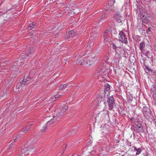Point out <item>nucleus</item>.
<instances>
[{"label": "nucleus", "instance_id": "9", "mask_svg": "<svg viewBox=\"0 0 156 156\" xmlns=\"http://www.w3.org/2000/svg\"><path fill=\"white\" fill-rule=\"evenodd\" d=\"M140 17L141 18H142L143 21H144L145 19L147 17V14L145 11H142L140 12Z\"/></svg>", "mask_w": 156, "mask_h": 156}, {"label": "nucleus", "instance_id": "19", "mask_svg": "<svg viewBox=\"0 0 156 156\" xmlns=\"http://www.w3.org/2000/svg\"><path fill=\"white\" fill-rule=\"evenodd\" d=\"M64 114L63 112H59L56 116L57 119H58V120L61 117H63L64 115Z\"/></svg>", "mask_w": 156, "mask_h": 156}, {"label": "nucleus", "instance_id": "44", "mask_svg": "<svg viewBox=\"0 0 156 156\" xmlns=\"http://www.w3.org/2000/svg\"><path fill=\"white\" fill-rule=\"evenodd\" d=\"M81 56H81H83V55H82L81 54H80V55H79V56Z\"/></svg>", "mask_w": 156, "mask_h": 156}, {"label": "nucleus", "instance_id": "8", "mask_svg": "<svg viewBox=\"0 0 156 156\" xmlns=\"http://www.w3.org/2000/svg\"><path fill=\"white\" fill-rule=\"evenodd\" d=\"M114 18L116 20L117 22L122 23V17L119 13H116L114 15Z\"/></svg>", "mask_w": 156, "mask_h": 156}, {"label": "nucleus", "instance_id": "2", "mask_svg": "<svg viewBox=\"0 0 156 156\" xmlns=\"http://www.w3.org/2000/svg\"><path fill=\"white\" fill-rule=\"evenodd\" d=\"M109 112L106 110H103L99 112L96 118L100 121H102L107 115L109 116Z\"/></svg>", "mask_w": 156, "mask_h": 156}, {"label": "nucleus", "instance_id": "25", "mask_svg": "<svg viewBox=\"0 0 156 156\" xmlns=\"http://www.w3.org/2000/svg\"><path fill=\"white\" fill-rule=\"evenodd\" d=\"M105 91H106L110 89V85L108 84H106L105 85Z\"/></svg>", "mask_w": 156, "mask_h": 156}, {"label": "nucleus", "instance_id": "3", "mask_svg": "<svg viewBox=\"0 0 156 156\" xmlns=\"http://www.w3.org/2000/svg\"><path fill=\"white\" fill-rule=\"evenodd\" d=\"M31 77L27 75H25L23 78H22L20 80V83L22 87H23L27 84V82L30 80Z\"/></svg>", "mask_w": 156, "mask_h": 156}, {"label": "nucleus", "instance_id": "14", "mask_svg": "<svg viewBox=\"0 0 156 156\" xmlns=\"http://www.w3.org/2000/svg\"><path fill=\"white\" fill-rule=\"evenodd\" d=\"M103 100H104V98L103 97V96L98 95L96 98L95 101L98 104L99 103L101 102Z\"/></svg>", "mask_w": 156, "mask_h": 156}, {"label": "nucleus", "instance_id": "48", "mask_svg": "<svg viewBox=\"0 0 156 156\" xmlns=\"http://www.w3.org/2000/svg\"><path fill=\"white\" fill-rule=\"evenodd\" d=\"M2 73V72H0V73Z\"/></svg>", "mask_w": 156, "mask_h": 156}, {"label": "nucleus", "instance_id": "29", "mask_svg": "<svg viewBox=\"0 0 156 156\" xmlns=\"http://www.w3.org/2000/svg\"><path fill=\"white\" fill-rule=\"evenodd\" d=\"M144 46V43H141L140 45V48L141 51L143 50V48Z\"/></svg>", "mask_w": 156, "mask_h": 156}, {"label": "nucleus", "instance_id": "31", "mask_svg": "<svg viewBox=\"0 0 156 156\" xmlns=\"http://www.w3.org/2000/svg\"><path fill=\"white\" fill-rule=\"evenodd\" d=\"M61 96V95L57 94V95H55V97L54 98H55L56 100L57 99L59 98Z\"/></svg>", "mask_w": 156, "mask_h": 156}, {"label": "nucleus", "instance_id": "23", "mask_svg": "<svg viewBox=\"0 0 156 156\" xmlns=\"http://www.w3.org/2000/svg\"><path fill=\"white\" fill-rule=\"evenodd\" d=\"M134 150L135 151H136V154H139L141 153V150L140 148H138V149H137L136 147H134Z\"/></svg>", "mask_w": 156, "mask_h": 156}, {"label": "nucleus", "instance_id": "32", "mask_svg": "<svg viewBox=\"0 0 156 156\" xmlns=\"http://www.w3.org/2000/svg\"><path fill=\"white\" fill-rule=\"evenodd\" d=\"M145 69L146 70H147V71L149 72H151V70L150 69L149 67L148 66H146L145 67Z\"/></svg>", "mask_w": 156, "mask_h": 156}, {"label": "nucleus", "instance_id": "10", "mask_svg": "<svg viewBox=\"0 0 156 156\" xmlns=\"http://www.w3.org/2000/svg\"><path fill=\"white\" fill-rule=\"evenodd\" d=\"M74 31L71 30L67 33L65 37L66 38H69L70 37H73L74 35Z\"/></svg>", "mask_w": 156, "mask_h": 156}, {"label": "nucleus", "instance_id": "11", "mask_svg": "<svg viewBox=\"0 0 156 156\" xmlns=\"http://www.w3.org/2000/svg\"><path fill=\"white\" fill-rule=\"evenodd\" d=\"M57 121H58V119H57L56 116H54L53 117L52 119L47 122L46 125L48 126L51 124H52L56 122Z\"/></svg>", "mask_w": 156, "mask_h": 156}, {"label": "nucleus", "instance_id": "13", "mask_svg": "<svg viewBox=\"0 0 156 156\" xmlns=\"http://www.w3.org/2000/svg\"><path fill=\"white\" fill-rule=\"evenodd\" d=\"M134 130L138 133H142L144 132L143 126L134 127Z\"/></svg>", "mask_w": 156, "mask_h": 156}, {"label": "nucleus", "instance_id": "20", "mask_svg": "<svg viewBox=\"0 0 156 156\" xmlns=\"http://www.w3.org/2000/svg\"><path fill=\"white\" fill-rule=\"evenodd\" d=\"M111 34L110 32L108 30H106L104 33V37L105 39H106L108 38V36Z\"/></svg>", "mask_w": 156, "mask_h": 156}, {"label": "nucleus", "instance_id": "39", "mask_svg": "<svg viewBox=\"0 0 156 156\" xmlns=\"http://www.w3.org/2000/svg\"><path fill=\"white\" fill-rule=\"evenodd\" d=\"M105 16V15L103 16H102V17H101V18H100V20H101V19H102V18H104Z\"/></svg>", "mask_w": 156, "mask_h": 156}, {"label": "nucleus", "instance_id": "22", "mask_svg": "<svg viewBox=\"0 0 156 156\" xmlns=\"http://www.w3.org/2000/svg\"><path fill=\"white\" fill-rule=\"evenodd\" d=\"M32 125L31 124H30L27 126L26 128L23 129V132L26 133L27 131H28L29 130L31 126Z\"/></svg>", "mask_w": 156, "mask_h": 156}, {"label": "nucleus", "instance_id": "30", "mask_svg": "<svg viewBox=\"0 0 156 156\" xmlns=\"http://www.w3.org/2000/svg\"><path fill=\"white\" fill-rule=\"evenodd\" d=\"M109 58V57L107 56L105 57V62L107 63H109L110 62L108 61Z\"/></svg>", "mask_w": 156, "mask_h": 156}, {"label": "nucleus", "instance_id": "34", "mask_svg": "<svg viewBox=\"0 0 156 156\" xmlns=\"http://www.w3.org/2000/svg\"><path fill=\"white\" fill-rule=\"evenodd\" d=\"M59 89L61 90L64 89V86H63V85H61L59 87Z\"/></svg>", "mask_w": 156, "mask_h": 156}, {"label": "nucleus", "instance_id": "35", "mask_svg": "<svg viewBox=\"0 0 156 156\" xmlns=\"http://www.w3.org/2000/svg\"><path fill=\"white\" fill-rule=\"evenodd\" d=\"M54 97H55V96H53L50 99L51 101H54L56 100L55 98H54Z\"/></svg>", "mask_w": 156, "mask_h": 156}, {"label": "nucleus", "instance_id": "47", "mask_svg": "<svg viewBox=\"0 0 156 156\" xmlns=\"http://www.w3.org/2000/svg\"><path fill=\"white\" fill-rule=\"evenodd\" d=\"M65 145V148H66V145Z\"/></svg>", "mask_w": 156, "mask_h": 156}, {"label": "nucleus", "instance_id": "28", "mask_svg": "<svg viewBox=\"0 0 156 156\" xmlns=\"http://www.w3.org/2000/svg\"><path fill=\"white\" fill-rule=\"evenodd\" d=\"M68 108V107L66 105H64L63 107H62V112H65L66 109Z\"/></svg>", "mask_w": 156, "mask_h": 156}, {"label": "nucleus", "instance_id": "37", "mask_svg": "<svg viewBox=\"0 0 156 156\" xmlns=\"http://www.w3.org/2000/svg\"><path fill=\"white\" fill-rule=\"evenodd\" d=\"M14 145V144L11 143V144H10V146H9V148L10 149H11V148H12V146L13 145Z\"/></svg>", "mask_w": 156, "mask_h": 156}, {"label": "nucleus", "instance_id": "1", "mask_svg": "<svg viewBox=\"0 0 156 156\" xmlns=\"http://www.w3.org/2000/svg\"><path fill=\"white\" fill-rule=\"evenodd\" d=\"M112 47L114 49L115 54L114 59L116 61H119L121 59L122 57L124 56L125 51L120 47H117L114 44H111Z\"/></svg>", "mask_w": 156, "mask_h": 156}, {"label": "nucleus", "instance_id": "15", "mask_svg": "<svg viewBox=\"0 0 156 156\" xmlns=\"http://www.w3.org/2000/svg\"><path fill=\"white\" fill-rule=\"evenodd\" d=\"M83 63H81L80 64H83L84 65H85L87 66H88L89 65H91L92 63H93V62L92 61H90V60H87V61L84 60H83Z\"/></svg>", "mask_w": 156, "mask_h": 156}, {"label": "nucleus", "instance_id": "38", "mask_svg": "<svg viewBox=\"0 0 156 156\" xmlns=\"http://www.w3.org/2000/svg\"><path fill=\"white\" fill-rule=\"evenodd\" d=\"M104 72V71L103 70H101L100 71V73L99 74V75H100L101 74H102V73H103V72Z\"/></svg>", "mask_w": 156, "mask_h": 156}, {"label": "nucleus", "instance_id": "24", "mask_svg": "<svg viewBox=\"0 0 156 156\" xmlns=\"http://www.w3.org/2000/svg\"><path fill=\"white\" fill-rule=\"evenodd\" d=\"M20 86H21L20 83V84H19L16 87L14 88V90L15 92H17L20 89Z\"/></svg>", "mask_w": 156, "mask_h": 156}, {"label": "nucleus", "instance_id": "6", "mask_svg": "<svg viewBox=\"0 0 156 156\" xmlns=\"http://www.w3.org/2000/svg\"><path fill=\"white\" fill-rule=\"evenodd\" d=\"M27 147H26L22 151V152L24 153V154L25 155L28 154H31L35 151V149H33L32 148L28 149Z\"/></svg>", "mask_w": 156, "mask_h": 156}, {"label": "nucleus", "instance_id": "41", "mask_svg": "<svg viewBox=\"0 0 156 156\" xmlns=\"http://www.w3.org/2000/svg\"><path fill=\"white\" fill-rule=\"evenodd\" d=\"M112 2H113V4H114L115 3V0H112Z\"/></svg>", "mask_w": 156, "mask_h": 156}, {"label": "nucleus", "instance_id": "12", "mask_svg": "<svg viewBox=\"0 0 156 156\" xmlns=\"http://www.w3.org/2000/svg\"><path fill=\"white\" fill-rule=\"evenodd\" d=\"M57 121H58V119H57L56 116H54L53 117L52 119L47 122L46 125L48 126L51 124H52L56 122Z\"/></svg>", "mask_w": 156, "mask_h": 156}, {"label": "nucleus", "instance_id": "43", "mask_svg": "<svg viewBox=\"0 0 156 156\" xmlns=\"http://www.w3.org/2000/svg\"><path fill=\"white\" fill-rule=\"evenodd\" d=\"M17 138H16L14 140V141L15 142L16 141V140L17 139Z\"/></svg>", "mask_w": 156, "mask_h": 156}, {"label": "nucleus", "instance_id": "17", "mask_svg": "<svg viewBox=\"0 0 156 156\" xmlns=\"http://www.w3.org/2000/svg\"><path fill=\"white\" fill-rule=\"evenodd\" d=\"M79 10L77 8H75L74 9H73V10L71 11L70 12V13L71 14H77L78 13H79Z\"/></svg>", "mask_w": 156, "mask_h": 156}, {"label": "nucleus", "instance_id": "42", "mask_svg": "<svg viewBox=\"0 0 156 156\" xmlns=\"http://www.w3.org/2000/svg\"><path fill=\"white\" fill-rule=\"evenodd\" d=\"M133 136L134 137H135V133H133Z\"/></svg>", "mask_w": 156, "mask_h": 156}, {"label": "nucleus", "instance_id": "27", "mask_svg": "<svg viewBox=\"0 0 156 156\" xmlns=\"http://www.w3.org/2000/svg\"><path fill=\"white\" fill-rule=\"evenodd\" d=\"M34 25L33 23H30L29 24V26L28 29L29 30H30L31 29H32V28H33L34 27Z\"/></svg>", "mask_w": 156, "mask_h": 156}, {"label": "nucleus", "instance_id": "36", "mask_svg": "<svg viewBox=\"0 0 156 156\" xmlns=\"http://www.w3.org/2000/svg\"><path fill=\"white\" fill-rule=\"evenodd\" d=\"M92 142L91 141H89L87 143V146L90 145L92 144Z\"/></svg>", "mask_w": 156, "mask_h": 156}, {"label": "nucleus", "instance_id": "4", "mask_svg": "<svg viewBox=\"0 0 156 156\" xmlns=\"http://www.w3.org/2000/svg\"><path fill=\"white\" fill-rule=\"evenodd\" d=\"M119 40L123 43L126 44L127 43V38L125 37V35L122 31H120L119 34Z\"/></svg>", "mask_w": 156, "mask_h": 156}, {"label": "nucleus", "instance_id": "21", "mask_svg": "<svg viewBox=\"0 0 156 156\" xmlns=\"http://www.w3.org/2000/svg\"><path fill=\"white\" fill-rule=\"evenodd\" d=\"M11 69L14 71H17L18 69V66H17V63H15L14 65H12L11 67Z\"/></svg>", "mask_w": 156, "mask_h": 156}, {"label": "nucleus", "instance_id": "40", "mask_svg": "<svg viewBox=\"0 0 156 156\" xmlns=\"http://www.w3.org/2000/svg\"><path fill=\"white\" fill-rule=\"evenodd\" d=\"M78 62H79L80 61V60L79 59H77V61Z\"/></svg>", "mask_w": 156, "mask_h": 156}, {"label": "nucleus", "instance_id": "16", "mask_svg": "<svg viewBox=\"0 0 156 156\" xmlns=\"http://www.w3.org/2000/svg\"><path fill=\"white\" fill-rule=\"evenodd\" d=\"M150 109L147 107L144 106L143 109V111L144 115H147L149 112Z\"/></svg>", "mask_w": 156, "mask_h": 156}, {"label": "nucleus", "instance_id": "7", "mask_svg": "<svg viewBox=\"0 0 156 156\" xmlns=\"http://www.w3.org/2000/svg\"><path fill=\"white\" fill-rule=\"evenodd\" d=\"M33 49L32 47H27L26 49V54L23 55L22 56V58H23L24 57H25L26 56H28L31 53Z\"/></svg>", "mask_w": 156, "mask_h": 156}, {"label": "nucleus", "instance_id": "33", "mask_svg": "<svg viewBox=\"0 0 156 156\" xmlns=\"http://www.w3.org/2000/svg\"><path fill=\"white\" fill-rule=\"evenodd\" d=\"M63 86H64V89L68 88H69V86L68 85V84H65L64 85H63Z\"/></svg>", "mask_w": 156, "mask_h": 156}, {"label": "nucleus", "instance_id": "18", "mask_svg": "<svg viewBox=\"0 0 156 156\" xmlns=\"http://www.w3.org/2000/svg\"><path fill=\"white\" fill-rule=\"evenodd\" d=\"M135 124L134 127L143 126L142 125V122L140 121L137 120L135 121Z\"/></svg>", "mask_w": 156, "mask_h": 156}, {"label": "nucleus", "instance_id": "45", "mask_svg": "<svg viewBox=\"0 0 156 156\" xmlns=\"http://www.w3.org/2000/svg\"><path fill=\"white\" fill-rule=\"evenodd\" d=\"M148 29V31H150V28H149Z\"/></svg>", "mask_w": 156, "mask_h": 156}, {"label": "nucleus", "instance_id": "5", "mask_svg": "<svg viewBox=\"0 0 156 156\" xmlns=\"http://www.w3.org/2000/svg\"><path fill=\"white\" fill-rule=\"evenodd\" d=\"M109 109L111 110L113 108L114 104V99L113 96L109 97L108 101Z\"/></svg>", "mask_w": 156, "mask_h": 156}, {"label": "nucleus", "instance_id": "46", "mask_svg": "<svg viewBox=\"0 0 156 156\" xmlns=\"http://www.w3.org/2000/svg\"><path fill=\"white\" fill-rule=\"evenodd\" d=\"M87 48H88V47L89 46V47H90V46H89V45H87Z\"/></svg>", "mask_w": 156, "mask_h": 156}, {"label": "nucleus", "instance_id": "26", "mask_svg": "<svg viewBox=\"0 0 156 156\" xmlns=\"http://www.w3.org/2000/svg\"><path fill=\"white\" fill-rule=\"evenodd\" d=\"M47 126L48 125H47L46 124L45 125L44 127H42V128L41 130V132H44L47 130Z\"/></svg>", "mask_w": 156, "mask_h": 156}]
</instances>
